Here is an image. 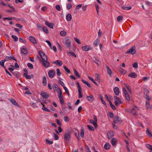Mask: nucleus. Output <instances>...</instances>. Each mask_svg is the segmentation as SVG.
<instances>
[{"instance_id":"nucleus-1","label":"nucleus","mask_w":152,"mask_h":152,"mask_svg":"<svg viewBox=\"0 0 152 152\" xmlns=\"http://www.w3.org/2000/svg\"><path fill=\"white\" fill-rule=\"evenodd\" d=\"M39 54L42 59V63L43 65L46 67H48L50 66V63L47 61L48 58L47 56L42 51H39Z\"/></svg>"},{"instance_id":"nucleus-2","label":"nucleus","mask_w":152,"mask_h":152,"mask_svg":"<svg viewBox=\"0 0 152 152\" xmlns=\"http://www.w3.org/2000/svg\"><path fill=\"white\" fill-rule=\"evenodd\" d=\"M145 98L146 99L145 102V106L146 109H151L152 107H151V106L150 105V101L151 99L149 95L146 94L145 97Z\"/></svg>"},{"instance_id":"nucleus-3","label":"nucleus","mask_w":152,"mask_h":152,"mask_svg":"<svg viewBox=\"0 0 152 152\" xmlns=\"http://www.w3.org/2000/svg\"><path fill=\"white\" fill-rule=\"evenodd\" d=\"M93 117L94 121L92 119H90L89 120V122L93 124L94 126L96 127L97 126V119L96 116L95 115H94Z\"/></svg>"},{"instance_id":"nucleus-4","label":"nucleus","mask_w":152,"mask_h":152,"mask_svg":"<svg viewBox=\"0 0 152 152\" xmlns=\"http://www.w3.org/2000/svg\"><path fill=\"white\" fill-rule=\"evenodd\" d=\"M114 98L115 100V104L116 106H118L119 104H122L123 102L121 100V99L115 96L114 97Z\"/></svg>"},{"instance_id":"nucleus-5","label":"nucleus","mask_w":152,"mask_h":152,"mask_svg":"<svg viewBox=\"0 0 152 152\" xmlns=\"http://www.w3.org/2000/svg\"><path fill=\"white\" fill-rule=\"evenodd\" d=\"M135 48L134 47H133L128 50L126 52V53H129L130 54L133 55L135 53Z\"/></svg>"},{"instance_id":"nucleus-6","label":"nucleus","mask_w":152,"mask_h":152,"mask_svg":"<svg viewBox=\"0 0 152 152\" xmlns=\"http://www.w3.org/2000/svg\"><path fill=\"white\" fill-rule=\"evenodd\" d=\"M29 41L34 44H36L37 43V40L36 39L32 36L29 37Z\"/></svg>"},{"instance_id":"nucleus-7","label":"nucleus","mask_w":152,"mask_h":152,"mask_svg":"<svg viewBox=\"0 0 152 152\" xmlns=\"http://www.w3.org/2000/svg\"><path fill=\"white\" fill-rule=\"evenodd\" d=\"M82 49L84 51H87L92 49V48L88 45L83 46L82 47Z\"/></svg>"},{"instance_id":"nucleus-8","label":"nucleus","mask_w":152,"mask_h":152,"mask_svg":"<svg viewBox=\"0 0 152 152\" xmlns=\"http://www.w3.org/2000/svg\"><path fill=\"white\" fill-rule=\"evenodd\" d=\"M55 74V71L53 70H50L48 72V75L50 78H52Z\"/></svg>"},{"instance_id":"nucleus-9","label":"nucleus","mask_w":152,"mask_h":152,"mask_svg":"<svg viewBox=\"0 0 152 152\" xmlns=\"http://www.w3.org/2000/svg\"><path fill=\"white\" fill-rule=\"evenodd\" d=\"M40 95L43 98L45 99H47L50 96L48 94L43 91L41 92Z\"/></svg>"},{"instance_id":"nucleus-10","label":"nucleus","mask_w":152,"mask_h":152,"mask_svg":"<svg viewBox=\"0 0 152 152\" xmlns=\"http://www.w3.org/2000/svg\"><path fill=\"white\" fill-rule=\"evenodd\" d=\"M114 119V120L113 122L116 124H120L122 121L121 119L117 116H115Z\"/></svg>"},{"instance_id":"nucleus-11","label":"nucleus","mask_w":152,"mask_h":152,"mask_svg":"<svg viewBox=\"0 0 152 152\" xmlns=\"http://www.w3.org/2000/svg\"><path fill=\"white\" fill-rule=\"evenodd\" d=\"M70 132H67L65 133L64 137L66 140H68L70 139Z\"/></svg>"},{"instance_id":"nucleus-12","label":"nucleus","mask_w":152,"mask_h":152,"mask_svg":"<svg viewBox=\"0 0 152 152\" xmlns=\"http://www.w3.org/2000/svg\"><path fill=\"white\" fill-rule=\"evenodd\" d=\"M65 45L68 48H70L71 47L70 41L69 39L66 40L65 43Z\"/></svg>"},{"instance_id":"nucleus-13","label":"nucleus","mask_w":152,"mask_h":152,"mask_svg":"<svg viewBox=\"0 0 152 152\" xmlns=\"http://www.w3.org/2000/svg\"><path fill=\"white\" fill-rule=\"evenodd\" d=\"M20 52L22 55H25L27 53L28 51L26 48H22L21 49Z\"/></svg>"},{"instance_id":"nucleus-14","label":"nucleus","mask_w":152,"mask_h":152,"mask_svg":"<svg viewBox=\"0 0 152 152\" xmlns=\"http://www.w3.org/2000/svg\"><path fill=\"white\" fill-rule=\"evenodd\" d=\"M53 64H56L57 66H61L63 64V62L62 61L57 60L56 61H53Z\"/></svg>"},{"instance_id":"nucleus-15","label":"nucleus","mask_w":152,"mask_h":152,"mask_svg":"<svg viewBox=\"0 0 152 152\" xmlns=\"http://www.w3.org/2000/svg\"><path fill=\"white\" fill-rule=\"evenodd\" d=\"M113 91L115 94L118 96L119 95V88L117 87H115L114 88Z\"/></svg>"},{"instance_id":"nucleus-16","label":"nucleus","mask_w":152,"mask_h":152,"mask_svg":"<svg viewBox=\"0 0 152 152\" xmlns=\"http://www.w3.org/2000/svg\"><path fill=\"white\" fill-rule=\"evenodd\" d=\"M107 136L109 139H111L114 136L113 132L112 131L109 132L107 133Z\"/></svg>"},{"instance_id":"nucleus-17","label":"nucleus","mask_w":152,"mask_h":152,"mask_svg":"<svg viewBox=\"0 0 152 152\" xmlns=\"http://www.w3.org/2000/svg\"><path fill=\"white\" fill-rule=\"evenodd\" d=\"M58 94V96L59 98V99H61L63 98V96L62 94V92L61 89H60L58 92H57Z\"/></svg>"},{"instance_id":"nucleus-18","label":"nucleus","mask_w":152,"mask_h":152,"mask_svg":"<svg viewBox=\"0 0 152 152\" xmlns=\"http://www.w3.org/2000/svg\"><path fill=\"white\" fill-rule=\"evenodd\" d=\"M10 101L13 105L17 106H18V104L17 103L15 100L13 98H11L10 99Z\"/></svg>"},{"instance_id":"nucleus-19","label":"nucleus","mask_w":152,"mask_h":152,"mask_svg":"<svg viewBox=\"0 0 152 152\" xmlns=\"http://www.w3.org/2000/svg\"><path fill=\"white\" fill-rule=\"evenodd\" d=\"M128 76L132 78H135L136 77L137 75L134 72H131L128 75Z\"/></svg>"},{"instance_id":"nucleus-20","label":"nucleus","mask_w":152,"mask_h":152,"mask_svg":"<svg viewBox=\"0 0 152 152\" xmlns=\"http://www.w3.org/2000/svg\"><path fill=\"white\" fill-rule=\"evenodd\" d=\"M53 89L54 90L56 91L57 92H58V90L60 89H61L60 88H58V86L55 83L53 84Z\"/></svg>"},{"instance_id":"nucleus-21","label":"nucleus","mask_w":152,"mask_h":152,"mask_svg":"<svg viewBox=\"0 0 152 152\" xmlns=\"http://www.w3.org/2000/svg\"><path fill=\"white\" fill-rule=\"evenodd\" d=\"M66 18L68 21H70L72 18L71 15L70 13L66 15Z\"/></svg>"},{"instance_id":"nucleus-22","label":"nucleus","mask_w":152,"mask_h":152,"mask_svg":"<svg viewBox=\"0 0 152 152\" xmlns=\"http://www.w3.org/2000/svg\"><path fill=\"white\" fill-rule=\"evenodd\" d=\"M116 139L115 138H113L112 140L111 144L113 146H115L116 145Z\"/></svg>"},{"instance_id":"nucleus-23","label":"nucleus","mask_w":152,"mask_h":152,"mask_svg":"<svg viewBox=\"0 0 152 152\" xmlns=\"http://www.w3.org/2000/svg\"><path fill=\"white\" fill-rule=\"evenodd\" d=\"M86 99L89 101H92L94 100V98L92 95L90 96H87L86 97Z\"/></svg>"},{"instance_id":"nucleus-24","label":"nucleus","mask_w":152,"mask_h":152,"mask_svg":"<svg viewBox=\"0 0 152 152\" xmlns=\"http://www.w3.org/2000/svg\"><path fill=\"white\" fill-rule=\"evenodd\" d=\"M42 84L44 86H45L47 85V80L46 77L45 76H43L42 78Z\"/></svg>"},{"instance_id":"nucleus-25","label":"nucleus","mask_w":152,"mask_h":152,"mask_svg":"<svg viewBox=\"0 0 152 152\" xmlns=\"http://www.w3.org/2000/svg\"><path fill=\"white\" fill-rule=\"evenodd\" d=\"M45 23L46 25L48 26L50 28H53V25L52 23H49L47 21H46Z\"/></svg>"},{"instance_id":"nucleus-26","label":"nucleus","mask_w":152,"mask_h":152,"mask_svg":"<svg viewBox=\"0 0 152 152\" xmlns=\"http://www.w3.org/2000/svg\"><path fill=\"white\" fill-rule=\"evenodd\" d=\"M146 134L147 135H148L150 138L152 137V134L151 133V132L149 130V129L148 128H147L146 130Z\"/></svg>"},{"instance_id":"nucleus-27","label":"nucleus","mask_w":152,"mask_h":152,"mask_svg":"<svg viewBox=\"0 0 152 152\" xmlns=\"http://www.w3.org/2000/svg\"><path fill=\"white\" fill-rule=\"evenodd\" d=\"M67 53L68 54H69L70 56H73L75 58L76 57V56L75 54L73 52H67Z\"/></svg>"},{"instance_id":"nucleus-28","label":"nucleus","mask_w":152,"mask_h":152,"mask_svg":"<svg viewBox=\"0 0 152 152\" xmlns=\"http://www.w3.org/2000/svg\"><path fill=\"white\" fill-rule=\"evenodd\" d=\"M6 60H4L0 61V65L3 66V68L4 69L6 68V67L4 65V63L6 61Z\"/></svg>"},{"instance_id":"nucleus-29","label":"nucleus","mask_w":152,"mask_h":152,"mask_svg":"<svg viewBox=\"0 0 152 152\" xmlns=\"http://www.w3.org/2000/svg\"><path fill=\"white\" fill-rule=\"evenodd\" d=\"M110 147V144L108 143H106L104 145V148L106 150H108Z\"/></svg>"},{"instance_id":"nucleus-30","label":"nucleus","mask_w":152,"mask_h":152,"mask_svg":"<svg viewBox=\"0 0 152 152\" xmlns=\"http://www.w3.org/2000/svg\"><path fill=\"white\" fill-rule=\"evenodd\" d=\"M119 71L121 73L123 74H125L126 73V70H124V69H123L122 68H121L119 70Z\"/></svg>"},{"instance_id":"nucleus-31","label":"nucleus","mask_w":152,"mask_h":152,"mask_svg":"<svg viewBox=\"0 0 152 152\" xmlns=\"http://www.w3.org/2000/svg\"><path fill=\"white\" fill-rule=\"evenodd\" d=\"M73 71L75 74L76 76V77H77L78 78H80V76L79 75L78 72L75 69H73Z\"/></svg>"},{"instance_id":"nucleus-32","label":"nucleus","mask_w":152,"mask_h":152,"mask_svg":"<svg viewBox=\"0 0 152 152\" xmlns=\"http://www.w3.org/2000/svg\"><path fill=\"white\" fill-rule=\"evenodd\" d=\"M88 77L89 79L91 80L93 82V83H94L96 86H98V84L95 81L94 79L93 78L89 76H88Z\"/></svg>"},{"instance_id":"nucleus-33","label":"nucleus","mask_w":152,"mask_h":152,"mask_svg":"<svg viewBox=\"0 0 152 152\" xmlns=\"http://www.w3.org/2000/svg\"><path fill=\"white\" fill-rule=\"evenodd\" d=\"M60 34L62 36H65L66 34V32L64 31H61L60 33Z\"/></svg>"},{"instance_id":"nucleus-34","label":"nucleus","mask_w":152,"mask_h":152,"mask_svg":"<svg viewBox=\"0 0 152 152\" xmlns=\"http://www.w3.org/2000/svg\"><path fill=\"white\" fill-rule=\"evenodd\" d=\"M99 42V39H97L94 42L93 44L95 46H97L98 45V43Z\"/></svg>"},{"instance_id":"nucleus-35","label":"nucleus","mask_w":152,"mask_h":152,"mask_svg":"<svg viewBox=\"0 0 152 152\" xmlns=\"http://www.w3.org/2000/svg\"><path fill=\"white\" fill-rule=\"evenodd\" d=\"M136 110L134 108H132L131 110V112L132 113L133 115H137L136 113Z\"/></svg>"},{"instance_id":"nucleus-36","label":"nucleus","mask_w":152,"mask_h":152,"mask_svg":"<svg viewBox=\"0 0 152 152\" xmlns=\"http://www.w3.org/2000/svg\"><path fill=\"white\" fill-rule=\"evenodd\" d=\"M125 87H126V88H127V90L128 91L129 93H132V92L131 89H130V88H129V86L127 84H125Z\"/></svg>"},{"instance_id":"nucleus-37","label":"nucleus","mask_w":152,"mask_h":152,"mask_svg":"<svg viewBox=\"0 0 152 152\" xmlns=\"http://www.w3.org/2000/svg\"><path fill=\"white\" fill-rule=\"evenodd\" d=\"M107 73L110 76L111 75L112 72L108 66H107Z\"/></svg>"},{"instance_id":"nucleus-38","label":"nucleus","mask_w":152,"mask_h":152,"mask_svg":"<svg viewBox=\"0 0 152 152\" xmlns=\"http://www.w3.org/2000/svg\"><path fill=\"white\" fill-rule=\"evenodd\" d=\"M43 30L45 33L47 34L48 33V30L46 27L44 26L43 27Z\"/></svg>"},{"instance_id":"nucleus-39","label":"nucleus","mask_w":152,"mask_h":152,"mask_svg":"<svg viewBox=\"0 0 152 152\" xmlns=\"http://www.w3.org/2000/svg\"><path fill=\"white\" fill-rule=\"evenodd\" d=\"M109 104L111 106V108L113 110H115L116 109V107L115 106L112 104V103L110 101L109 102Z\"/></svg>"},{"instance_id":"nucleus-40","label":"nucleus","mask_w":152,"mask_h":152,"mask_svg":"<svg viewBox=\"0 0 152 152\" xmlns=\"http://www.w3.org/2000/svg\"><path fill=\"white\" fill-rule=\"evenodd\" d=\"M12 37L14 39V40L15 42H17L18 41V38L16 36L12 35Z\"/></svg>"},{"instance_id":"nucleus-41","label":"nucleus","mask_w":152,"mask_h":152,"mask_svg":"<svg viewBox=\"0 0 152 152\" xmlns=\"http://www.w3.org/2000/svg\"><path fill=\"white\" fill-rule=\"evenodd\" d=\"M72 5L70 3H68L66 5V8L68 10L70 9L72 7Z\"/></svg>"},{"instance_id":"nucleus-42","label":"nucleus","mask_w":152,"mask_h":152,"mask_svg":"<svg viewBox=\"0 0 152 152\" xmlns=\"http://www.w3.org/2000/svg\"><path fill=\"white\" fill-rule=\"evenodd\" d=\"M82 81L85 84H86L90 88L91 86L86 81H85L83 80H82Z\"/></svg>"},{"instance_id":"nucleus-43","label":"nucleus","mask_w":152,"mask_h":152,"mask_svg":"<svg viewBox=\"0 0 152 152\" xmlns=\"http://www.w3.org/2000/svg\"><path fill=\"white\" fill-rule=\"evenodd\" d=\"M6 58L7 59H9L10 60H11L12 59L16 61H17L16 60L14 57L13 56H12L10 57V56H6Z\"/></svg>"},{"instance_id":"nucleus-44","label":"nucleus","mask_w":152,"mask_h":152,"mask_svg":"<svg viewBox=\"0 0 152 152\" xmlns=\"http://www.w3.org/2000/svg\"><path fill=\"white\" fill-rule=\"evenodd\" d=\"M123 18L122 16H118L117 18V20L118 22H119L123 20Z\"/></svg>"},{"instance_id":"nucleus-45","label":"nucleus","mask_w":152,"mask_h":152,"mask_svg":"<svg viewBox=\"0 0 152 152\" xmlns=\"http://www.w3.org/2000/svg\"><path fill=\"white\" fill-rule=\"evenodd\" d=\"M87 126H88V128L90 130H92V131L94 130V127L92 126L88 125Z\"/></svg>"},{"instance_id":"nucleus-46","label":"nucleus","mask_w":152,"mask_h":152,"mask_svg":"<svg viewBox=\"0 0 152 152\" xmlns=\"http://www.w3.org/2000/svg\"><path fill=\"white\" fill-rule=\"evenodd\" d=\"M24 76L26 77V78L28 79H31V75H28L26 73H24Z\"/></svg>"},{"instance_id":"nucleus-47","label":"nucleus","mask_w":152,"mask_h":152,"mask_svg":"<svg viewBox=\"0 0 152 152\" xmlns=\"http://www.w3.org/2000/svg\"><path fill=\"white\" fill-rule=\"evenodd\" d=\"M27 66L30 69H32L33 68V65L30 63H28V64Z\"/></svg>"},{"instance_id":"nucleus-48","label":"nucleus","mask_w":152,"mask_h":152,"mask_svg":"<svg viewBox=\"0 0 152 152\" xmlns=\"http://www.w3.org/2000/svg\"><path fill=\"white\" fill-rule=\"evenodd\" d=\"M56 73L58 76H59L61 75V72L60 71L59 69L58 68L56 69Z\"/></svg>"},{"instance_id":"nucleus-49","label":"nucleus","mask_w":152,"mask_h":152,"mask_svg":"<svg viewBox=\"0 0 152 152\" xmlns=\"http://www.w3.org/2000/svg\"><path fill=\"white\" fill-rule=\"evenodd\" d=\"M79 92V96L78 97L79 98H80L82 97L83 95L81 94L82 90H78Z\"/></svg>"},{"instance_id":"nucleus-50","label":"nucleus","mask_w":152,"mask_h":152,"mask_svg":"<svg viewBox=\"0 0 152 152\" xmlns=\"http://www.w3.org/2000/svg\"><path fill=\"white\" fill-rule=\"evenodd\" d=\"M122 8L123 9L125 10H130L132 9V7H122Z\"/></svg>"},{"instance_id":"nucleus-51","label":"nucleus","mask_w":152,"mask_h":152,"mask_svg":"<svg viewBox=\"0 0 152 152\" xmlns=\"http://www.w3.org/2000/svg\"><path fill=\"white\" fill-rule=\"evenodd\" d=\"M150 78L148 77H144L142 78V80L144 81H145L148 80Z\"/></svg>"},{"instance_id":"nucleus-52","label":"nucleus","mask_w":152,"mask_h":152,"mask_svg":"<svg viewBox=\"0 0 152 152\" xmlns=\"http://www.w3.org/2000/svg\"><path fill=\"white\" fill-rule=\"evenodd\" d=\"M56 8L57 10L58 11H60L61 10V7L59 5H56Z\"/></svg>"},{"instance_id":"nucleus-53","label":"nucleus","mask_w":152,"mask_h":152,"mask_svg":"<svg viewBox=\"0 0 152 152\" xmlns=\"http://www.w3.org/2000/svg\"><path fill=\"white\" fill-rule=\"evenodd\" d=\"M133 66L134 68H137L138 67V64L137 63H134L133 64Z\"/></svg>"},{"instance_id":"nucleus-54","label":"nucleus","mask_w":152,"mask_h":152,"mask_svg":"<svg viewBox=\"0 0 152 152\" xmlns=\"http://www.w3.org/2000/svg\"><path fill=\"white\" fill-rule=\"evenodd\" d=\"M125 96V98L126 99L128 100V101H129L130 100V98L129 96V95L128 94H126L125 95H124Z\"/></svg>"},{"instance_id":"nucleus-55","label":"nucleus","mask_w":152,"mask_h":152,"mask_svg":"<svg viewBox=\"0 0 152 152\" xmlns=\"http://www.w3.org/2000/svg\"><path fill=\"white\" fill-rule=\"evenodd\" d=\"M76 84L77 86V87L78 88V90H81L82 89H81V86H80V85L79 83L78 82H77V83H76Z\"/></svg>"},{"instance_id":"nucleus-56","label":"nucleus","mask_w":152,"mask_h":152,"mask_svg":"<svg viewBox=\"0 0 152 152\" xmlns=\"http://www.w3.org/2000/svg\"><path fill=\"white\" fill-rule=\"evenodd\" d=\"M42 109L43 110H44L46 112H49L50 111L49 110L45 107L44 106L42 107Z\"/></svg>"},{"instance_id":"nucleus-57","label":"nucleus","mask_w":152,"mask_h":152,"mask_svg":"<svg viewBox=\"0 0 152 152\" xmlns=\"http://www.w3.org/2000/svg\"><path fill=\"white\" fill-rule=\"evenodd\" d=\"M64 70L68 73H69L70 72V70L67 68L66 66H64Z\"/></svg>"},{"instance_id":"nucleus-58","label":"nucleus","mask_w":152,"mask_h":152,"mask_svg":"<svg viewBox=\"0 0 152 152\" xmlns=\"http://www.w3.org/2000/svg\"><path fill=\"white\" fill-rule=\"evenodd\" d=\"M46 141L47 143L49 144H51L53 143V142L52 141H50L48 139H46Z\"/></svg>"},{"instance_id":"nucleus-59","label":"nucleus","mask_w":152,"mask_h":152,"mask_svg":"<svg viewBox=\"0 0 152 152\" xmlns=\"http://www.w3.org/2000/svg\"><path fill=\"white\" fill-rule=\"evenodd\" d=\"M30 104L31 105H32L33 107H36L37 106L36 105V103L33 102H32L30 103Z\"/></svg>"},{"instance_id":"nucleus-60","label":"nucleus","mask_w":152,"mask_h":152,"mask_svg":"<svg viewBox=\"0 0 152 152\" xmlns=\"http://www.w3.org/2000/svg\"><path fill=\"white\" fill-rule=\"evenodd\" d=\"M64 88L65 91H66V93H67L68 96H69V93L68 90L67 89V88H66V87H64Z\"/></svg>"},{"instance_id":"nucleus-61","label":"nucleus","mask_w":152,"mask_h":152,"mask_svg":"<svg viewBox=\"0 0 152 152\" xmlns=\"http://www.w3.org/2000/svg\"><path fill=\"white\" fill-rule=\"evenodd\" d=\"M74 39L76 42H77L78 44H81V42L80 40L77 38H75Z\"/></svg>"},{"instance_id":"nucleus-62","label":"nucleus","mask_w":152,"mask_h":152,"mask_svg":"<svg viewBox=\"0 0 152 152\" xmlns=\"http://www.w3.org/2000/svg\"><path fill=\"white\" fill-rule=\"evenodd\" d=\"M115 124L116 123H114V122H113L112 123V125H113V128L114 129H117V126L115 125Z\"/></svg>"},{"instance_id":"nucleus-63","label":"nucleus","mask_w":152,"mask_h":152,"mask_svg":"<svg viewBox=\"0 0 152 152\" xmlns=\"http://www.w3.org/2000/svg\"><path fill=\"white\" fill-rule=\"evenodd\" d=\"M146 146L149 149L151 150V149L152 148H151L152 147V145H150V144H146Z\"/></svg>"},{"instance_id":"nucleus-64","label":"nucleus","mask_w":152,"mask_h":152,"mask_svg":"<svg viewBox=\"0 0 152 152\" xmlns=\"http://www.w3.org/2000/svg\"><path fill=\"white\" fill-rule=\"evenodd\" d=\"M54 138L55 140H58L59 139L58 136L55 133H54Z\"/></svg>"}]
</instances>
